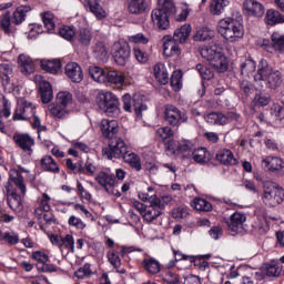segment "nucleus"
<instances>
[{"mask_svg":"<svg viewBox=\"0 0 284 284\" xmlns=\"http://www.w3.org/2000/svg\"><path fill=\"white\" fill-rule=\"evenodd\" d=\"M108 70L102 69L101 67L91 65L89 67V74L93 81L97 83H105V72Z\"/></svg>","mask_w":284,"mask_h":284,"instance_id":"41","label":"nucleus"},{"mask_svg":"<svg viewBox=\"0 0 284 284\" xmlns=\"http://www.w3.org/2000/svg\"><path fill=\"white\" fill-rule=\"evenodd\" d=\"M122 103H123V111L132 112V109H133L135 112V116H142L144 110H148V106L143 104L142 99L134 98L132 100V97H130V94H124L122 97Z\"/></svg>","mask_w":284,"mask_h":284,"instance_id":"13","label":"nucleus"},{"mask_svg":"<svg viewBox=\"0 0 284 284\" xmlns=\"http://www.w3.org/2000/svg\"><path fill=\"white\" fill-rule=\"evenodd\" d=\"M201 54L206 59V61H209L211 68L215 69L216 72H227L230 63L227 62L225 54L219 51V47L216 44L203 49Z\"/></svg>","mask_w":284,"mask_h":284,"instance_id":"4","label":"nucleus"},{"mask_svg":"<svg viewBox=\"0 0 284 284\" xmlns=\"http://www.w3.org/2000/svg\"><path fill=\"white\" fill-rule=\"evenodd\" d=\"M129 41L130 43H142L143 45L150 43V39H148V37H145L143 33L129 36Z\"/></svg>","mask_w":284,"mask_h":284,"instance_id":"62","label":"nucleus"},{"mask_svg":"<svg viewBox=\"0 0 284 284\" xmlns=\"http://www.w3.org/2000/svg\"><path fill=\"white\" fill-rule=\"evenodd\" d=\"M264 274L268 277L278 278L283 274V266L280 263L271 262L265 265Z\"/></svg>","mask_w":284,"mask_h":284,"instance_id":"39","label":"nucleus"},{"mask_svg":"<svg viewBox=\"0 0 284 284\" xmlns=\"http://www.w3.org/2000/svg\"><path fill=\"white\" fill-rule=\"evenodd\" d=\"M240 92L244 97H250V94H254V85L250 81L243 80L240 82Z\"/></svg>","mask_w":284,"mask_h":284,"instance_id":"58","label":"nucleus"},{"mask_svg":"<svg viewBox=\"0 0 284 284\" xmlns=\"http://www.w3.org/2000/svg\"><path fill=\"white\" fill-rule=\"evenodd\" d=\"M170 203L172 201L171 196H163L162 200L159 197L152 199L151 204L144 209V212L142 214V219L145 221V223H153V221H156L158 216H161L163 214V210H165V203Z\"/></svg>","mask_w":284,"mask_h":284,"instance_id":"7","label":"nucleus"},{"mask_svg":"<svg viewBox=\"0 0 284 284\" xmlns=\"http://www.w3.org/2000/svg\"><path fill=\"white\" fill-rule=\"evenodd\" d=\"M133 54L139 63H148V61H150V54H148L140 44L133 48Z\"/></svg>","mask_w":284,"mask_h":284,"instance_id":"53","label":"nucleus"},{"mask_svg":"<svg viewBox=\"0 0 284 284\" xmlns=\"http://www.w3.org/2000/svg\"><path fill=\"white\" fill-rule=\"evenodd\" d=\"M262 165L267 172H276L278 176H284V162L276 156H267L262 160Z\"/></svg>","mask_w":284,"mask_h":284,"instance_id":"19","label":"nucleus"},{"mask_svg":"<svg viewBox=\"0 0 284 284\" xmlns=\"http://www.w3.org/2000/svg\"><path fill=\"white\" fill-rule=\"evenodd\" d=\"M254 81H264L271 90H276L283 83V75L281 71L272 69L267 61H262L257 73L254 75Z\"/></svg>","mask_w":284,"mask_h":284,"instance_id":"3","label":"nucleus"},{"mask_svg":"<svg viewBox=\"0 0 284 284\" xmlns=\"http://www.w3.org/2000/svg\"><path fill=\"white\" fill-rule=\"evenodd\" d=\"M191 33L192 26L183 24L174 31L173 37L171 36V39H173V41H178L179 43H185V41L190 39Z\"/></svg>","mask_w":284,"mask_h":284,"instance_id":"31","label":"nucleus"},{"mask_svg":"<svg viewBox=\"0 0 284 284\" xmlns=\"http://www.w3.org/2000/svg\"><path fill=\"white\" fill-rule=\"evenodd\" d=\"M39 94L42 103H50L54 99V93L52 91V84L45 80L39 81Z\"/></svg>","mask_w":284,"mask_h":284,"instance_id":"26","label":"nucleus"},{"mask_svg":"<svg viewBox=\"0 0 284 284\" xmlns=\"http://www.w3.org/2000/svg\"><path fill=\"white\" fill-rule=\"evenodd\" d=\"M271 114L282 121V119H284V108L281 104H273Z\"/></svg>","mask_w":284,"mask_h":284,"instance_id":"64","label":"nucleus"},{"mask_svg":"<svg viewBox=\"0 0 284 284\" xmlns=\"http://www.w3.org/2000/svg\"><path fill=\"white\" fill-rule=\"evenodd\" d=\"M55 103L62 105V108H68V103H72V93L68 91H62L57 94Z\"/></svg>","mask_w":284,"mask_h":284,"instance_id":"54","label":"nucleus"},{"mask_svg":"<svg viewBox=\"0 0 284 284\" xmlns=\"http://www.w3.org/2000/svg\"><path fill=\"white\" fill-rule=\"evenodd\" d=\"M93 57H95L98 61H102V63H105V61H108V48L105 47V43H95V45L93 47Z\"/></svg>","mask_w":284,"mask_h":284,"instance_id":"42","label":"nucleus"},{"mask_svg":"<svg viewBox=\"0 0 284 284\" xmlns=\"http://www.w3.org/2000/svg\"><path fill=\"white\" fill-rule=\"evenodd\" d=\"M191 207L197 210V212H212V203L201 197H195L191 202Z\"/></svg>","mask_w":284,"mask_h":284,"instance_id":"44","label":"nucleus"},{"mask_svg":"<svg viewBox=\"0 0 284 284\" xmlns=\"http://www.w3.org/2000/svg\"><path fill=\"white\" fill-rule=\"evenodd\" d=\"M32 11V7L30 6H20L18 7L13 13L11 14L10 11H7L2 19L0 20L1 30L6 32V34H10L12 30L10 26H21L23 21H26V17H28V12Z\"/></svg>","mask_w":284,"mask_h":284,"instance_id":"5","label":"nucleus"},{"mask_svg":"<svg viewBox=\"0 0 284 284\" xmlns=\"http://www.w3.org/2000/svg\"><path fill=\"white\" fill-rule=\"evenodd\" d=\"M214 37V31L207 27H202L193 36V41H210Z\"/></svg>","mask_w":284,"mask_h":284,"instance_id":"46","label":"nucleus"},{"mask_svg":"<svg viewBox=\"0 0 284 284\" xmlns=\"http://www.w3.org/2000/svg\"><path fill=\"white\" fill-rule=\"evenodd\" d=\"M64 72L72 83H81L83 81V69L77 62H69L64 68Z\"/></svg>","mask_w":284,"mask_h":284,"instance_id":"20","label":"nucleus"},{"mask_svg":"<svg viewBox=\"0 0 284 284\" xmlns=\"http://www.w3.org/2000/svg\"><path fill=\"white\" fill-rule=\"evenodd\" d=\"M266 26H276L278 23H284V16L276 9H268L265 16Z\"/></svg>","mask_w":284,"mask_h":284,"instance_id":"36","label":"nucleus"},{"mask_svg":"<svg viewBox=\"0 0 284 284\" xmlns=\"http://www.w3.org/2000/svg\"><path fill=\"white\" fill-rule=\"evenodd\" d=\"M153 72L156 81L162 85H168L170 83V74L168 73V69L165 64L159 62L153 67Z\"/></svg>","mask_w":284,"mask_h":284,"instance_id":"28","label":"nucleus"},{"mask_svg":"<svg viewBox=\"0 0 284 284\" xmlns=\"http://www.w3.org/2000/svg\"><path fill=\"white\" fill-rule=\"evenodd\" d=\"M90 41H92V33L88 29H80L79 31V42L82 45H90Z\"/></svg>","mask_w":284,"mask_h":284,"instance_id":"59","label":"nucleus"},{"mask_svg":"<svg viewBox=\"0 0 284 284\" xmlns=\"http://www.w3.org/2000/svg\"><path fill=\"white\" fill-rule=\"evenodd\" d=\"M18 63L22 74H33L34 70L37 69L34 65V60L26 54L19 55Z\"/></svg>","mask_w":284,"mask_h":284,"instance_id":"27","label":"nucleus"},{"mask_svg":"<svg viewBox=\"0 0 284 284\" xmlns=\"http://www.w3.org/2000/svg\"><path fill=\"white\" fill-rule=\"evenodd\" d=\"M109 263L114 267V270H119L121 267V257L114 253V251H110L106 254Z\"/></svg>","mask_w":284,"mask_h":284,"instance_id":"60","label":"nucleus"},{"mask_svg":"<svg viewBox=\"0 0 284 284\" xmlns=\"http://www.w3.org/2000/svg\"><path fill=\"white\" fill-rule=\"evenodd\" d=\"M98 108L108 116H114L119 113V98L112 92L99 93L97 97Z\"/></svg>","mask_w":284,"mask_h":284,"instance_id":"8","label":"nucleus"},{"mask_svg":"<svg viewBox=\"0 0 284 284\" xmlns=\"http://www.w3.org/2000/svg\"><path fill=\"white\" fill-rule=\"evenodd\" d=\"M36 106L32 102L21 99L13 113V121H30L36 114Z\"/></svg>","mask_w":284,"mask_h":284,"instance_id":"11","label":"nucleus"},{"mask_svg":"<svg viewBox=\"0 0 284 284\" xmlns=\"http://www.w3.org/2000/svg\"><path fill=\"white\" fill-rule=\"evenodd\" d=\"M104 83H110V85H115V88H123L125 75L119 71L106 70L104 74Z\"/></svg>","mask_w":284,"mask_h":284,"instance_id":"25","label":"nucleus"},{"mask_svg":"<svg viewBox=\"0 0 284 284\" xmlns=\"http://www.w3.org/2000/svg\"><path fill=\"white\" fill-rule=\"evenodd\" d=\"M227 6H230V1L229 0H213L211 2V7H210V12L211 14H223V11L225 10V8H227Z\"/></svg>","mask_w":284,"mask_h":284,"instance_id":"48","label":"nucleus"},{"mask_svg":"<svg viewBox=\"0 0 284 284\" xmlns=\"http://www.w3.org/2000/svg\"><path fill=\"white\" fill-rule=\"evenodd\" d=\"M59 34L62 37V39H65L67 41H72L77 32L74 31V28L63 26L59 29Z\"/></svg>","mask_w":284,"mask_h":284,"instance_id":"57","label":"nucleus"},{"mask_svg":"<svg viewBox=\"0 0 284 284\" xmlns=\"http://www.w3.org/2000/svg\"><path fill=\"white\" fill-rule=\"evenodd\" d=\"M9 181H12L16 187H18V190L20 191L22 199H26L28 189L26 186V181L23 180V175H21V173L17 171L16 176H10Z\"/></svg>","mask_w":284,"mask_h":284,"instance_id":"43","label":"nucleus"},{"mask_svg":"<svg viewBox=\"0 0 284 284\" xmlns=\"http://www.w3.org/2000/svg\"><path fill=\"white\" fill-rule=\"evenodd\" d=\"M163 116L170 128H179L182 123H187V114L173 104L164 105Z\"/></svg>","mask_w":284,"mask_h":284,"instance_id":"9","label":"nucleus"},{"mask_svg":"<svg viewBox=\"0 0 284 284\" xmlns=\"http://www.w3.org/2000/svg\"><path fill=\"white\" fill-rule=\"evenodd\" d=\"M71 227H75V230H85V224L83 221L74 215H71L68 221Z\"/></svg>","mask_w":284,"mask_h":284,"instance_id":"63","label":"nucleus"},{"mask_svg":"<svg viewBox=\"0 0 284 284\" xmlns=\"http://www.w3.org/2000/svg\"><path fill=\"white\" fill-rule=\"evenodd\" d=\"M255 70L256 62L252 59H245V61L241 63V74H244L245 77H250Z\"/></svg>","mask_w":284,"mask_h":284,"instance_id":"51","label":"nucleus"},{"mask_svg":"<svg viewBox=\"0 0 284 284\" xmlns=\"http://www.w3.org/2000/svg\"><path fill=\"white\" fill-rule=\"evenodd\" d=\"M246 217L245 214L235 212L233 213L229 220H225L224 223L232 236H236V234H241L243 232V223H245Z\"/></svg>","mask_w":284,"mask_h":284,"instance_id":"18","label":"nucleus"},{"mask_svg":"<svg viewBox=\"0 0 284 284\" xmlns=\"http://www.w3.org/2000/svg\"><path fill=\"white\" fill-rule=\"evenodd\" d=\"M95 181L105 190L108 194H113L114 196H121V192L114 191V186L116 185V178L114 174H109L105 172H100Z\"/></svg>","mask_w":284,"mask_h":284,"instance_id":"16","label":"nucleus"},{"mask_svg":"<svg viewBox=\"0 0 284 284\" xmlns=\"http://www.w3.org/2000/svg\"><path fill=\"white\" fill-rule=\"evenodd\" d=\"M216 31L229 41V43H236L245 34V29L240 20L234 18H223L217 22Z\"/></svg>","mask_w":284,"mask_h":284,"instance_id":"1","label":"nucleus"},{"mask_svg":"<svg viewBox=\"0 0 284 284\" xmlns=\"http://www.w3.org/2000/svg\"><path fill=\"white\" fill-rule=\"evenodd\" d=\"M263 201L271 207L281 205L284 201V190L276 182H266L264 184Z\"/></svg>","mask_w":284,"mask_h":284,"instance_id":"6","label":"nucleus"},{"mask_svg":"<svg viewBox=\"0 0 284 284\" xmlns=\"http://www.w3.org/2000/svg\"><path fill=\"white\" fill-rule=\"evenodd\" d=\"M91 275H92V270H90V264L88 263L84 264L74 273V276H77V278H85V276H91Z\"/></svg>","mask_w":284,"mask_h":284,"instance_id":"61","label":"nucleus"},{"mask_svg":"<svg viewBox=\"0 0 284 284\" xmlns=\"http://www.w3.org/2000/svg\"><path fill=\"white\" fill-rule=\"evenodd\" d=\"M195 69L197 70L200 77H202L204 81H211V79H214V72L210 70L207 67L199 63L196 64Z\"/></svg>","mask_w":284,"mask_h":284,"instance_id":"56","label":"nucleus"},{"mask_svg":"<svg viewBox=\"0 0 284 284\" xmlns=\"http://www.w3.org/2000/svg\"><path fill=\"white\" fill-rule=\"evenodd\" d=\"M40 68L49 74H59V70H61V60H40Z\"/></svg>","mask_w":284,"mask_h":284,"instance_id":"30","label":"nucleus"},{"mask_svg":"<svg viewBox=\"0 0 284 284\" xmlns=\"http://www.w3.org/2000/svg\"><path fill=\"white\" fill-rule=\"evenodd\" d=\"M215 161L221 165H239V160L234 158V153L230 149H221L215 154Z\"/></svg>","mask_w":284,"mask_h":284,"instance_id":"23","label":"nucleus"},{"mask_svg":"<svg viewBox=\"0 0 284 284\" xmlns=\"http://www.w3.org/2000/svg\"><path fill=\"white\" fill-rule=\"evenodd\" d=\"M85 6L89 8L90 12L94 14L98 19H105L108 17V13L105 12V9L101 7V0H85Z\"/></svg>","mask_w":284,"mask_h":284,"instance_id":"29","label":"nucleus"},{"mask_svg":"<svg viewBox=\"0 0 284 284\" xmlns=\"http://www.w3.org/2000/svg\"><path fill=\"white\" fill-rule=\"evenodd\" d=\"M193 160L195 163L205 164L210 163V151L205 148H199L194 150L192 153Z\"/></svg>","mask_w":284,"mask_h":284,"instance_id":"40","label":"nucleus"},{"mask_svg":"<svg viewBox=\"0 0 284 284\" xmlns=\"http://www.w3.org/2000/svg\"><path fill=\"white\" fill-rule=\"evenodd\" d=\"M204 119L211 125H225V114L222 112H211Z\"/></svg>","mask_w":284,"mask_h":284,"instance_id":"47","label":"nucleus"},{"mask_svg":"<svg viewBox=\"0 0 284 284\" xmlns=\"http://www.w3.org/2000/svg\"><path fill=\"white\" fill-rule=\"evenodd\" d=\"M193 150H194V143H192V141L190 140L181 141L178 144L175 143V154L176 152H180L182 156L186 158L192 154Z\"/></svg>","mask_w":284,"mask_h":284,"instance_id":"38","label":"nucleus"},{"mask_svg":"<svg viewBox=\"0 0 284 284\" xmlns=\"http://www.w3.org/2000/svg\"><path fill=\"white\" fill-rule=\"evenodd\" d=\"M13 141L20 150L23 152H32V145H34V138L27 133H16L13 135Z\"/></svg>","mask_w":284,"mask_h":284,"instance_id":"22","label":"nucleus"},{"mask_svg":"<svg viewBox=\"0 0 284 284\" xmlns=\"http://www.w3.org/2000/svg\"><path fill=\"white\" fill-rule=\"evenodd\" d=\"M163 54L166 59H173V61L181 58V47H179L176 40L172 39V36L163 37Z\"/></svg>","mask_w":284,"mask_h":284,"instance_id":"15","label":"nucleus"},{"mask_svg":"<svg viewBox=\"0 0 284 284\" xmlns=\"http://www.w3.org/2000/svg\"><path fill=\"white\" fill-rule=\"evenodd\" d=\"M49 112L52 116H55V119H65V116H68V110L65 106L57 103L49 105Z\"/></svg>","mask_w":284,"mask_h":284,"instance_id":"50","label":"nucleus"},{"mask_svg":"<svg viewBox=\"0 0 284 284\" xmlns=\"http://www.w3.org/2000/svg\"><path fill=\"white\" fill-rule=\"evenodd\" d=\"M129 151L130 149L125 144V141L118 136L109 140V146L102 150V154L110 160L122 159Z\"/></svg>","mask_w":284,"mask_h":284,"instance_id":"10","label":"nucleus"},{"mask_svg":"<svg viewBox=\"0 0 284 284\" xmlns=\"http://www.w3.org/2000/svg\"><path fill=\"white\" fill-rule=\"evenodd\" d=\"M244 10L248 17H257L261 18L263 14H265V7L261 4V2L256 0H245L244 3Z\"/></svg>","mask_w":284,"mask_h":284,"instance_id":"24","label":"nucleus"},{"mask_svg":"<svg viewBox=\"0 0 284 284\" xmlns=\"http://www.w3.org/2000/svg\"><path fill=\"white\" fill-rule=\"evenodd\" d=\"M122 159L124 163L130 164V168H132V170H135V172H141L142 170L141 158H139L136 153L129 150L128 152L124 153Z\"/></svg>","mask_w":284,"mask_h":284,"instance_id":"34","label":"nucleus"},{"mask_svg":"<svg viewBox=\"0 0 284 284\" xmlns=\"http://www.w3.org/2000/svg\"><path fill=\"white\" fill-rule=\"evenodd\" d=\"M271 48H274L276 52H284V34L275 31L271 36Z\"/></svg>","mask_w":284,"mask_h":284,"instance_id":"45","label":"nucleus"},{"mask_svg":"<svg viewBox=\"0 0 284 284\" xmlns=\"http://www.w3.org/2000/svg\"><path fill=\"white\" fill-rule=\"evenodd\" d=\"M176 12V6L173 0H159L158 8L151 13L152 22L159 30H168L170 28V16Z\"/></svg>","mask_w":284,"mask_h":284,"instance_id":"2","label":"nucleus"},{"mask_svg":"<svg viewBox=\"0 0 284 284\" xmlns=\"http://www.w3.org/2000/svg\"><path fill=\"white\" fill-rule=\"evenodd\" d=\"M40 17L48 32H52L54 28H57V24L54 23V14H52L51 12L47 11L44 13H41Z\"/></svg>","mask_w":284,"mask_h":284,"instance_id":"52","label":"nucleus"},{"mask_svg":"<svg viewBox=\"0 0 284 284\" xmlns=\"http://www.w3.org/2000/svg\"><path fill=\"white\" fill-rule=\"evenodd\" d=\"M270 101H272L270 93H263V92L256 93L253 99V103H255V105H260L261 108H264L265 105H270Z\"/></svg>","mask_w":284,"mask_h":284,"instance_id":"55","label":"nucleus"},{"mask_svg":"<svg viewBox=\"0 0 284 284\" xmlns=\"http://www.w3.org/2000/svg\"><path fill=\"white\" fill-rule=\"evenodd\" d=\"M50 195L48 193H43L42 196L38 200V207L34 210L36 216H41L43 212H50Z\"/></svg>","mask_w":284,"mask_h":284,"instance_id":"37","label":"nucleus"},{"mask_svg":"<svg viewBox=\"0 0 284 284\" xmlns=\"http://www.w3.org/2000/svg\"><path fill=\"white\" fill-rule=\"evenodd\" d=\"M143 270L151 274L152 276L159 274L161 272V264L154 257H146L141 263Z\"/></svg>","mask_w":284,"mask_h":284,"instance_id":"32","label":"nucleus"},{"mask_svg":"<svg viewBox=\"0 0 284 284\" xmlns=\"http://www.w3.org/2000/svg\"><path fill=\"white\" fill-rule=\"evenodd\" d=\"M156 134L164 143L168 152L171 154H176V142H174V131L170 126H162L158 129Z\"/></svg>","mask_w":284,"mask_h":284,"instance_id":"17","label":"nucleus"},{"mask_svg":"<svg viewBox=\"0 0 284 284\" xmlns=\"http://www.w3.org/2000/svg\"><path fill=\"white\" fill-rule=\"evenodd\" d=\"M41 169L45 172H53V174H59L60 168L57 161L52 158V155H45L40 160Z\"/></svg>","mask_w":284,"mask_h":284,"instance_id":"33","label":"nucleus"},{"mask_svg":"<svg viewBox=\"0 0 284 284\" xmlns=\"http://www.w3.org/2000/svg\"><path fill=\"white\" fill-rule=\"evenodd\" d=\"M4 187L7 203L10 210L13 212H23V195L17 193V190L11 187L10 182Z\"/></svg>","mask_w":284,"mask_h":284,"instance_id":"12","label":"nucleus"},{"mask_svg":"<svg viewBox=\"0 0 284 284\" xmlns=\"http://www.w3.org/2000/svg\"><path fill=\"white\" fill-rule=\"evenodd\" d=\"M130 44L126 41L115 42L113 45V59L118 65H125L130 60Z\"/></svg>","mask_w":284,"mask_h":284,"instance_id":"14","label":"nucleus"},{"mask_svg":"<svg viewBox=\"0 0 284 284\" xmlns=\"http://www.w3.org/2000/svg\"><path fill=\"white\" fill-rule=\"evenodd\" d=\"M128 10L131 14H143L148 10L145 0H128Z\"/></svg>","mask_w":284,"mask_h":284,"instance_id":"35","label":"nucleus"},{"mask_svg":"<svg viewBox=\"0 0 284 284\" xmlns=\"http://www.w3.org/2000/svg\"><path fill=\"white\" fill-rule=\"evenodd\" d=\"M101 131L104 139L112 141V139L118 138L116 132H119V122H116V120L104 119L101 122Z\"/></svg>","mask_w":284,"mask_h":284,"instance_id":"21","label":"nucleus"},{"mask_svg":"<svg viewBox=\"0 0 284 284\" xmlns=\"http://www.w3.org/2000/svg\"><path fill=\"white\" fill-rule=\"evenodd\" d=\"M170 83L174 92H180V90L183 88V72L174 71L171 75Z\"/></svg>","mask_w":284,"mask_h":284,"instance_id":"49","label":"nucleus"}]
</instances>
